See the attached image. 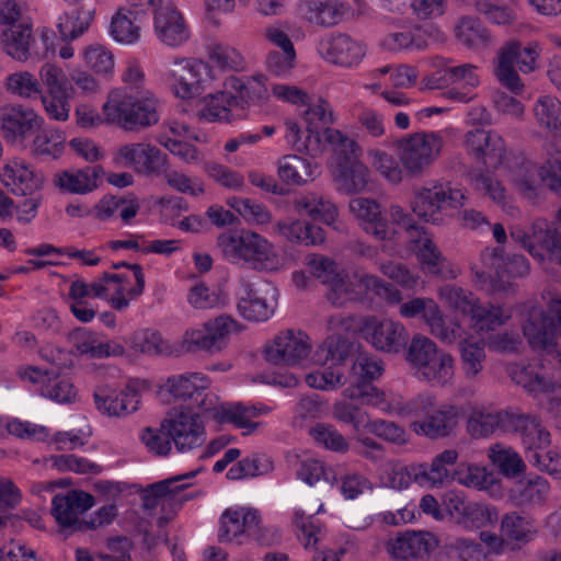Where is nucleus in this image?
I'll return each instance as SVG.
<instances>
[{
    "mask_svg": "<svg viewBox=\"0 0 561 561\" xmlns=\"http://www.w3.org/2000/svg\"><path fill=\"white\" fill-rule=\"evenodd\" d=\"M333 122L330 104L319 100L304 112L300 122L295 118L285 119L284 138L294 149L305 150L312 157L322 154L328 146H332L339 156L333 167L337 188L348 195L363 193L371 182L370 170L358 159V144L340 130L328 127Z\"/></svg>",
    "mask_w": 561,
    "mask_h": 561,
    "instance_id": "f257e3e1",
    "label": "nucleus"
},
{
    "mask_svg": "<svg viewBox=\"0 0 561 561\" xmlns=\"http://www.w3.org/2000/svg\"><path fill=\"white\" fill-rule=\"evenodd\" d=\"M310 273L328 286V299L335 306L360 301L374 295L389 302H399L401 291L380 277L363 271L347 272L339 268L332 259L311 254L306 259Z\"/></svg>",
    "mask_w": 561,
    "mask_h": 561,
    "instance_id": "f03ea898",
    "label": "nucleus"
},
{
    "mask_svg": "<svg viewBox=\"0 0 561 561\" xmlns=\"http://www.w3.org/2000/svg\"><path fill=\"white\" fill-rule=\"evenodd\" d=\"M383 365L380 359L369 354H359L351 368L350 385L344 388L342 396L363 405L378 409L389 414H411L424 411L433 402L432 397L415 396L407 400L402 394L383 390L373 385L381 377Z\"/></svg>",
    "mask_w": 561,
    "mask_h": 561,
    "instance_id": "7ed1b4c3",
    "label": "nucleus"
},
{
    "mask_svg": "<svg viewBox=\"0 0 561 561\" xmlns=\"http://www.w3.org/2000/svg\"><path fill=\"white\" fill-rule=\"evenodd\" d=\"M154 140L183 163L204 167L208 175L220 186L233 191L243 188L244 178L240 172L218 163L208 164L206 153L193 144H207L209 137L206 133L184 122L169 119L161 125Z\"/></svg>",
    "mask_w": 561,
    "mask_h": 561,
    "instance_id": "20e7f679",
    "label": "nucleus"
},
{
    "mask_svg": "<svg viewBox=\"0 0 561 561\" xmlns=\"http://www.w3.org/2000/svg\"><path fill=\"white\" fill-rule=\"evenodd\" d=\"M216 245L229 263L245 265L255 271L277 272L289 264L285 252L253 230H227L217 237Z\"/></svg>",
    "mask_w": 561,
    "mask_h": 561,
    "instance_id": "39448f33",
    "label": "nucleus"
},
{
    "mask_svg": "<svg viewBox=\"0 0 561 561\" xmlns=\"http://www.w3.org/2000/svg\"><path fill=\"white\" fill-rule=\"evenodd\" d=\"M159 80L178 100L188 102L220 87L222 77L209 61L174 55L158 71Z\"/></svg>",
    "mask_w": 561,
    "mask_h": 561,
    "instance_id": "423d86ee",
    "label": "nucleus"
},
{
    "mask_svg": "<svg viewBox=\"0 0 561 561\" xmlns=\"http://www.w3.org/2000/svg\"><path fill=\"white\" fill-rule=\"evenodd\" d=\"M333 345L334 336H329L313 351L312 340L305 331L285 329L266 342L263 354L265 360L275 366H324L334 357Z\"/></svg>",
    "mask_w": 561,
    "mask_h": 561,
    "instance_id": "0eeeda50",
    "label": "nucleus"
},
{
    "mask_svg": "<svg viewBox=\"0 0 561 561\" xmlns=\"http://www.w3.org/2000/svg\"><path fill=\"white\" fill-rule=\"evenodd\" d=\"M405 359L411 367L412 376L421 383L447 388L455 382V357L426 335L417 333L412 336Z\"/></svg>",
    "mask_w": 561,
    "mask_h": 561,
    "instance_id": "6e6552de",
    "label": "nucleus"
},
{
    "mask_svg": "<svg viewBox=\"0 0 561 561\" xmlns=\"http://www.w3.org/2000/svg\"><path fill=\"white\" fill-rule=\"evenodd\" d=\"M474 284L490 294L513 293L514 280L530 272L528 260L520 254L505 257L497 247L485 248L479 263L471 266Z\"/></svg>",
    "mask_w": 561,
    "mask_h": 561,
    "instance_id": "1a4fd4ad",
    "label": "nucleus"
},
{
    "mask_svg": "<svg viewBox=\"0 0 561 561\" xmlns=\"http://www.w3.org/2000/svg\"><path fill=\"white\" fill-rule=\"evenodd\" d=\"M523 336L534 350L550 352L561 336V295L554 294L545 309L538 301L519 305Z\"/></svg>",
    "mask_w": 561,
    "mask_h": 561,
    "instance_id": "9d476101",
    "label": "nucleus"
},
{
    "mask_svg": "<svg viewBox=\"0 0 561 561\" xmlns=\"http://www.w3.org/2000/svg\"><path fill=\"white\" fill-rule=\"evenodd\" d=\"M541 45L529 41L525 45L518 39L505 42L496 51L493 72L496 80L514 94L523 93L525 84L518 73L529 75L539 68Z\"/></svg>",
    "mask_w": 561,
    "mask_h": 561,
    "instance_id": "9b49d317",
    "label": "nucleus"
},
{
    "mask_svg": "<svg viewBox=\"0 0 561 561\" xmlns=\"http://www.w3.org/2000/svg\"><path fill=\"white\" fill-rule=\"evenodd\" d=\"M347 209L364 232L380 241L393 240L398 229H407L410 222V215L401 205L391 204L383 213L381 204L373 197H354Z\"/></svg>",
    "mask_w": 561,
    "mask_h": 561,
    "instance_id": "f8f14e48",
    "label": "nucleus"
},
{
    "mask_svg": "<svg viewBox=\"0 0 561 561\" xmlns=\"http://www.w3.org/2000/svg\"><path fill=\"white\" fill-rule=\"evenodd\" d=\"M438 296L450 307L468 314L472 330L477 333H489L505 325L513 318V309L504 305H482L472 293L454 285H445L438 289Z\"/></svg>",
    "mask_w": 561,
    "mask_h": 561,
    "instance_id": "ddd939ff",
    "label": "nucleus"
},
{
    "mask_svg": "<svg viewBox=\"0 0 561 561\" xmlns=\"http://www.w3.org/2000/svg\"><path fill=\"white\" fill-rule=\"evenodd\" d=\"M331 330L339 331L357 329L362 337L377 351L398 354L407 344L408 331L400 322L391 318L366 316L360 318L356 324L352 318H331L329 321Z\"/></svg>",
    "mask_w": 561,
    "mask_h": 561,
    "instance_id": "4468645a",
    "label": "nucleus"
},
{
    "mask_svg": "<svg viewBox=\"0 0 561 561\" xmlns=\"http://www.w3.org/2000/svg\"><path fill=\"white\" fill-rule=\"evenodd\" d=\"M278 538L276 529L262 525L261 514L254 507L234 505L220 515L218 539L221 542L243 545L255 540L261 545H272Z\"/></svg>",
    "mask_w": 561,
    "mask_h": 561,
    "instance_id": "2eb2a0df",
    "label": "nucleus"
},
{
    "mask_svg": "<svg viewBox=\"0 0 561 561\" xmlns=\"http://www.w3.org/2000/svg\"><path fill=\"white\" fill-rule=\"evenodd\" d=\"M467 199L466 190L431 181L414 187L410 208L420 220L438 226L445 221L446 208L458 209Z\"/></svg>",
    "mask_w": 561,
    "mask_h": 561,
    "instance_id": "dca6fc26",
    "label": "nucleus"
},
{
    "mask_svg": "<svg viewBox=\"0 0 561 561\" xmlns=\"http://www.w3.org/2000/svg\"><path fill=\"white\" fill-rule=\"evenodd\" d=\"M145 275L138 264L123 272H105L93 280L94 298L104 300L117 311L126 310L145 290Z\"/></svg>",
    "mask_w": 561,
    "mask_h": 561,
    "instance_id": "f3484780",
    "label": "nucleus"
},
{
    "mask_svg": "<svg viewBox=\"0 0 561 561\" xmlns=\"http://www.w3.org/2000/svg\"><path fill=\"white\" fill-rule=\"evenodd\" d=\"M510 236L543 267L552 262L561 265V233L547 219L537 218L529 227L513 226Z\"/></svg>",
    "mask_w": 561,
    "mask_h": 561,
    "instance_id": "a211bd4d",
    "label": "nucleus"
},
{
    "mask_svg": "<svg viewBox=\"0 0 561 561\" xmlns=\"http://www.w3.org/2000/svg\"><path fill=\"white\" fill-rule=\"evenodd\" d=\"M443 147L440 130L417 131L397 141L400 162L412 176L423 174L439 158Z\"/></svg>",
    "mask_w": 561,
    "mask_h": 561,
    "instance_id": "6ab92c4d",
    "label": "nucleus"
},
{
    "mask_svg": "<svg viewBox=\"0 0 561 561\" xmlns=\"http://www.w3.org/2000/svg\"><path fill=\"white\" fill-rule=\"evenodd\" d=\"M389 304V301H387ZM398 313L403 319L421 318L430 333L444 343H454L461 335L460 323L456 319H447L438 304L430 297H412L399 302Z\"/></svg>",
    "mask_w": 561,
    "mask_h": 561,
    "instance_id": "aec40b11",
    "label": "nucleus"
},
{
    "mask_svg": "<svg viewBox=\"0 0 561 561\" xmlns=\"http://www.w3.org/2000/svg\"><path fill=\"white\" fill-rule=\"evenodd\" d=\"M419 396L432 397L433 402L430 408L411 414H389L403 419L419 417L410 422L409 428L417 436L430 439L445 438L453 434L459 424L461 412L453 403H443L437 407L436 397L433 393L425 392Z\"/></svg>",
    "mask_w": 561,
    "mask_h": 561,
    "instance_id": "412c9836",
    "label": "nucleus"
},
{
    "mask_svg": "<svg viewBox=\"0 0 561 561\" xmlns=\"http://www.w3.org/2000/svg\"><path fill=\"white\" fill-rule=\"evenodd\" d=\"M403 230L423 272L448 279H454L460 274L458 266L446 261L424 227L415 224L410 217V222H407V229Z\"/></svg>",
    "mask_w": 561,
    "mask_h": 561,
    "instance_id": "4be33fe9",
    "label": "nucleus"
},
{
    "mask_svg": "<svg viewBox=\"0 0 561 561\" xmlns=\"http://www.w3.org/2000/svg\"><path fill=\"white\" fill-rule=\"evenodd\" d=\"M162 428L180 453L198 448L206 439L201 415L187 408L171 410L162 421Z\"/></svg>",
    "mask_w": 561,
    "mask_h": 561,
    "instance_id": "5701e85b",
    "label": "nucleus"
},
{
    "mask_svg": "<svg viewBox=\"0 0 561 561\" xmlns=\"http://www.w3.org/2000/svg\"><path fill=\"white\" fill-rule=\"evenodd\" d=\"M113 162L142 175H157L165 169L168 156L148 141L127 142L114 151Z\"/></svg>",
    "mask_w": 561,
    "mask_h": 561,
    "instance_id": "b1692460",
    "label": "nucleus"
},
{
    "mask_svg": "<svg viewBox=\"0 0 561 561\" xmlns=\"http://www.w3.org/2000/svg\"><path fill=\"white\" fill-rule=\"evenodd\" d=\"M317 53L328 64L343 69H355L365 59L367 47L348 34L331 33L320 38Z\"/></svg>",
    "mask_w": 561,
    "mask_h": 561,
    "instance_id": "393cba45",
    "label": "nucleus"
},
{
    "mask_svg": "<svg viewBox=\"0 0 561 561\" xmlns=\"http://www.w3.org/2000/svg\"><path fill=\"white\" fill-rule=\"evenodd\" d=\"M278 296V289L270 282L249 284L238 301V311L245 320L265 322L274 316Z\"/></svg>",
    "mask_w": 561,
    "mask_h": 561,
    "instance_id": "a878e982",
    "label": "nucleus"
},
{
    "mask_svg": "<svg viewBox=\"0 0 561 561\" xmlns=\"http://www.w3.org/2000/svg\"><path fill=\"white\" fill-rule=\"evenodd\" d=\"M465 147L469 156L486 167L507 164L508 151L505 140L495 130L477 128L465 135Z\"/></svg>",
    "mask_w": 561,
    "mask_h": 561,
    "instance_id": "bb28decb",
    "label": "nucleus"
},
{
    "mask_svg": "<svg viewBox=\"0 0 561 561\" xmlns=\"http://www.w3.org/2000/svg\"><path fill=\"white\" fill-rule=\"evenodd\" d=\"M140 397L138 383L135 381L119 390L102 385L93 394L96 410L110 417H124L136 412L140 404Z\"/></svg>",
    "mask_w": 561,
    "mask_h": 561,
    "instance_id": "cd10ccee",
    "label": "nucleus"
},
{
    "mask_svg": "<svg viewBox=\"0 0 561 561\" xmlns=\"http://www.w3.org/2000/svg\"><path fill=\"white\" fill-rule=\"evenodd\" d=\"M438 545L437 537L430 531L408 530L390 538L386 543V550L398 561H423L428 559Z\"/></svg>",
    "mask_w": 561,
    "mask_h": 561,
    "instance_id": "c85d7f7f",
    "label": "nucleus"
},
{
    "mask_svg": "<svg viewBox=\"0 0 561 561\" xmlns=\"http://www.w3.org/2000/svg\"><path fill=\"white\" fill-rule=\"evenodd\" d=\"M44 118L22 104L5 106L0 113V133L13 146H24L32 130L41 128Z\"/></svg>",
    "mask_w": 561,
    "mask_h": 561,
    "instance_id": "c756f323",
    "label": "nucleus"
},
{
    "mask_svg": "<svg viewBox=\"0 0 561 561\" xmlns=\"http://www.w3.org/2000/svg\"><path fill=\"white\" fill-rule=\"evenodd\" d=\"M198 470H191L183 474L162 480L151 484L144 495V503L147 508H156L157 506L181 507L185 502L194 497L193 493L185 492L191 485L188 480L196 477Z\"/></svg>",
    "mask_w": 561,
    "mask_h": 561,
    "instance_id": "7c9ffc66",
    "label": "nucleus"
},
{
    "mask_svg": "<svg viewBox=\"0 0 561 561\" xmlns=\"http://www.w3.org/2000/svg\"><path fill=\"white\" fill-rule=\"evenodd\" d=\"M224 85L231 89L236 98V110L247 117L251 106L266 104L271 98V87L267 85L266 76L259 73L248 77L228 76L222 78Z\"/></svg>",
    "mask_w": 561,
    "mask_h": 561,
    "instance_id": "2f4dec72",
    "label": "nucleus"
},
{
    "mask_svg": "<svg viewBox=\"0 0 561 561\" xmlns=\"http://www.w3.org/2000/svg\"><path fill=\"white\" fill-rule=\"evenodd\" d=\"M94 505V499L90 493L71 490L66 494H58L51 502V515L56 523L64 529H84V514Z\"/></svg>",
    "mask_w": 561,
    "mask_h": 561,
    "instance_id": "473e14b6",
    "label": "nucleus"
},
{
    "mask_svg": "<svg viewBox=\"0 0 561 561\" xmlns=\"http://www.w3.org/2000/svg\"><path fill=\"white\" fill-rule=\"evenodd\" d=\"M0 181L14 195H32L44 186V176L22 158L9 159L0 169Z\"/></svg>",
    "mask_w": 561,
    "mask_h": 561,
    "instance_id": "72a5a7b5",
    "label": "nucleus"
},
{
    "mask_svg": "<svg viewBox=\"0 0 561 561\" xmlns=\"http://www.w3.org/2000/svg\"><path fill=\"white\" fill-rule=\"evenodd\" d=\"M43 42L46 45L45 53L35 49V38L32 28L27 24L12 25L3 30L0 34V44L2 49L14 60L26 62L27 60H41L47 57L48 34L43 33Z\"/></svg>",
    "mask_w": 561,
    "mask_h": 561,
    "instance_id": "f704fd0d",
    "label": "nucleus"
},
{
    "mask_svg": "<svg viewBox=\"0 0 561 561\" xmlns=\"http://www.w3.org/2000/svg\"><path fill=\"white\" fill-rule=\"evenodd\" d=\"M517 412L512 409H495L491 405L477 404L468 417L467 428L472 437H489L495 431L510 432Z\"/></svg>",
    "mask_w": 561,
    "mask_h": 561,
    "instance_id": "c9c22d12",
    "label": "nucleus"
},
{
    "mask_svg": "<svg viewBox=\"0 0 561 561\" xmlns=\"http://www.w3.org/2000/svg\"><path fill=\"white\" fill-rule=\"evenodd\" d=\"M153 32L161 44L171 48L181 47L190 38V30L183 15L170 2L156 12Z\"/></svg>",
    "mask_w": 561,
    "mask_h": 561,
    "instance_id": "e433bc0d",
    "label": "nucleus"
},
{
    "mask_svg": "<svg viewBox=\"0 0 561 561\" xmlns=\"http://www.w3.org/2000/svg\"><path fill=\"white\" fill-rule=\"evenodd\" d=\"M214 92H205L199 99L198 116L209 123H232L242 119V113L236 110V98L231 89L224 83Z\"/></svg>",
    "mask_w": 561,
    "mask_h": 561,
    "instance_id": "4c0bfd02",
    "label": "nucleus"
},
{
    "mask_svg": "<svg viewBox=\"0 0 561 561\" xmlns=\"http://www.w3.org/2000/svg\"><path fill=\"white\" fill-rule=\"evenodd\" d=\"M511 379L529 393L549 394L561 388V382L547 375L540 360L531 363H515L507 366Z\"/></svg>",
    "mask_w": 561,
    "mask_h": 561,
    "instance_id": "58836bf2",
    "label": "nucleus"
},
{
    "mask_svg": "<svg viewBox=\"0 0 561 561\" xmlns=\"http://www.w3.org/2000/svg\"><path fill=\"white\" fill-rule=\"evenodd\" d=\"M493 169V171L485 170L472 175L474 188L501 207L505 214L517 217L519 209L511 201V196L501 180L503 175H507V165L504 164Z\"/></svg>",
    "mask_w": 561,
    "mask_h": 561,
    "instance_id": "ea45409f",
    "label": "nucleus"
},
{
    "mask_svg": "<svg viewBox=\"0 0 561 561\" xmlns=\"http://www.w3.org/2000/svg\"><path fill=\"white\" fill-rule=\"evenodd\" d=\"M104 169L101 165L61 170L54 174V185L66 193L85 195L102 183Z\"/></svg>",
    "mask_w": 561,
    "mask_h": 561,
    "instance_id": "a19ab883",
    "label": "nucleus"
},
{
    "mask_svg": "<svg viewBox=\"0 0 561 561\" xmlns=\"http://www.w3.org/2000/svg\"><path fill=\"white\" fill-rule=\"evenodd\" d=\"M551 486L549 481L536 473L517 479L508 490V500L515 506L539 507L547 503Z\"/></svg>",
    "mask_w": 561,
    "mask_h": 561,
    "instance_id": "79ce46f5",
    "label": "nucleus"
},
{
    "mask_svg": "<svg viewBox=\"0 0 561 561\" xmlns=\"http://www.w3.org/2000/svg\"><path fill=\"white\" fill-rule=\"evenodd\" d=\"M433 27L413 25L386 33L379 39V47L386 51H422L430 45Z\"/></svg>",
    "mask_w": 561,
    "mask_h": 561,
    "instance_id": "37998d69",
    "label": "nucleus"
},
{
    "mask_svg": "<svg viewBox=\"0 0 561 561\" xmlns=\"http://www.w3.org/2000/svg\"><path fill=\"white\" fill-rule=\"evenodd\" d=\"M299 13L307 22L318 26H334L351 14V7L341 0H306Z\"/></svg>",
    "mask_w": 561,
    "mask_h": 561,
    "instance_id": "c03bdc74",
    "label": "nucleus"
},
{
    "mask_svg": "<svg viewBox=\"0 0 561 561\" xmlns=\"http://www.w3.org/2000/svg\"><path fill=\"white\" fill-rule=\"evenodd\" d=\"M500 531L510 545V551L520 550L534 541L539 534L534 518L519 512H508L499 516Z\"/></svg>",
    "mask_w": 561,
    "mask_h": 561,
    "instance_id": "a18cd8bd",
    "label": "nucleus"
},
{
    "mask_svg": "<svg viewBox=\"0 0 561 561\" xmlns=\"http://www.w3.org/2000/svg\"><path fill=\"white\" fill-rule=\"evenodd\" d=\"M271 412L272 408L263 403L226 402L221 408V415L217 423H231L242 431V435H251L263 424L253 420Z\"/></svg>",
    "mask_w": 561,
    "mask_h": 561,
    "instance_id": "49530a36",
    "label": "nucleus"
},
{
    "mask_svg": "<svg viewBox=\"0 0 561 561\" xmlns=\"http://www.w3.org/2000/svg\"><path fill=\"white\" fill-rule=\"evenodd\" d=\"M454 478L462 486L485 492L492 497L501 495V480L486 466L461 462L455 470Z\"/></svg>",
    "mask_w": 561,
    "mask_h": 561,
    "instance_id": "de8ad7c7",
    "label": "nucleus"
},
{
    "mask_svg": "<svg viewBox=\"0 0 561 561\" xmlns=\"http://www.w3.org/2000/svg\"><path fill=\"white\" fill-rule=\"evenodd\" d=\"M279 180L291 186H304L320 175L318 163L298 154H286L277 160Z\"/></svg>",
    "mask_w": 561,
    "mask_h": 561,
    "instance_id": "09e8293b",
    "label": "nucleus"
},
{
    "mask_svg": "<svg viewBox=\"0 0 561 561\" xmlns=\"http://www.w3.org/2000/svg\"><path fill=\"white\" fill-rule=\"evenodd\" d=\"M210 383L209 377L204 373H184L168 377L160 390L174 399L197 400V397L209 389Z\"/></svg>",
    "mask_w": 561,
    "mask_h": 561,
    "instance_id": "8fccbe9b",
    "label": "nucleus"
},
{
    "mask_svg": "<svg viewBox=\"0 0 561 561\" xmlns=\"http://www.w3.org/2000/svg\"><path fill=\"white\" fill-rule=\"evenodd\" d=\"M542 163L520 160L507 167V176L522 196L535 199L543 184Z\"/></svg>",
    "mask_w": 561,
    "mask_h": 561,
    "instance_id": "3c124183",
    "label": "nucleus"
},
{
    "mask_svg": "<svg viewBox=\"0 0 561 561\" xmlns=\"http://www.w3.org/2000/svg\"><path fill=\"white\" fill-rule=\"evenodd\" d=\"M512 431L520 434L528 461H530L531 455L543 450L551 443V436L547 428L537 417L530 415L517 413Z\"/></svg>",
    "mask_w": 561,
    "mask_h": 561,
    "instance_id": "603ef678",
    "label": "nucleus"
},
{
    "mask_svg": "<svg viewBox=\"0 0 561 561\" xmlns=\"http://www.w3.org/2000/svg\"><path fill=\"white\" fill-rule=\"evenodd\" d=\"M461 335L456 339L459 342V356L462 375L468 380H477L485 365V343L482 340H474L460 325Z\"/></svg>",
    "mask_w": 561,
    "mask_h": 561,
    "instance_id": "864d4df0",
    "label": "nucleus"
},
{
    "mask_svg": "<svg viewBox=\"0 0 561 561\" xmlns=\"http://www.w3.org/2000/svg\"><path fill=\"white\" fill-rule=\"evenodd\" d=\"M129 131L149 128L160 121L159 100L150 91H130Z\"/></svg>",
    "mask_w": 561,
    "mask_h": 561,
    "instance_id": "5fc2aeb1",
    "label": "nucleus"
},
{
    "mask_svg": "<svg viewBox=\"0 0 561 561\" xmlns=\"http://www.w3.org/2000/svg\"><path fill=\"white\" fill-rule=\"evenodd\" d=\"M537 126L561 141V100L552 94L540 95L533 105Z\"/></svg>",
    "mask_w": 561,
    "mask_h": 561,
    "instance_id": "6e6d98bb",
    "label": "nucleus"
},
{
    "mask_svg": "<svg viewBox=\"0 0 561 561\" xmlns=\"http://www.w3.org/2000/svg\"><path fill=\"white\" fill-rule=\"evenodd\" d=\"M140 204L135 196L118 197L105 195L94 206L93 213L100 220L122 219L125 224L138 214Z\"/></svg>",
    "mask_w": 561,
    "mask_h": 561,
    "instance_id": "4d7b16f0",
    "label": "nucleus"
},
{
    "mask_svg": "<svg viewBox=\"0 0 561 561\" xmlns=\"http://www.w3.org/2000/svg\"><path fill=\"white\" fill-rule=\"evenodd\" d=\"M275 229L290 242L320 245L325 241V232L321 227L300 219L278 221Z\"/></svg>",
    "mask_w": 561,
    "mask_h": 561,
    "instance_id": "13d9d810",
    "label": "nucleus"
},
{
    "mask_svg": "<svg viewBox=\"0 0 561 561\" xmlns=\"http://www.w3.org/2000/svg\"><path fill=\"white\" fill-rule=\"evenodd\" d=\"M126 343L135 354L147 356L175 354L174 346L169 344L154 329H138L130 334Z\"/></svg>",
    "mask_w": 561,
    "mask_h": 561,
    "instance_id": "bf43d9fd",
    "label": "nucleus"
},
{
    "mask_svg": "<svg viewBox=\"0 0 561 561\" xmlns=\"http://www.w3.org/2000/svg\"><path fill=\"white\" fill-rule=\"evenodd\" d=\"M339 345L340 340L334 337V357L328 360V363H331L329 367L306 375L305 381L308 387L322 391H332L344 385V371L337 363V360L342 359V355L339 353Z\"/></svg>",
    "mask_w": 561,
    "mask_h": 561,
    "instance_id": "052dcab7",
    "label": "nucleus"
},
{
    "mask_svg": "<svg viewBox=\"0 0 561 561\" xmlns=\"http://www.w3.org/2000/svg\"><path fill=\"white\" fill-rule=\"evenodd\" d=\"M129 105L130 91L125 88H116L108 92L106 101L102 105L104 119L108 125H115L129 131Z\"/></svg>",
    "mask_w": 561,
    "mask_h": 561,
    "instance_id": "680f3d73",
    "label": "nucleus"
},
{
    "mask_svg": "<svg viewBox=\"0 0 561 561\" xmlns=\"http://www.w3.org/2000/svg\"><path fill=\"white\" fill-rule=\"evenodd\" d=\"M66 149V134L58 128L42 129L32 140L31 153L42 159H59Z\"/></svg>",
    "mask_w": 561,
    "mask_h": 561,
    "instance_id": "e2e57ef3",
    "label": "nucleus"
},
{
    "mask_svg": "<svg viewBox=\"0 0 561 561\" xmlns=\"http://www.w3.org/2000/svg\"><path fill=\"white\" fill-rule=\"evenodd\" d=\"M208 341L211 353H219L225 350L232 335L239 334L243 327L230 316L221 314L205 321Z\"/></svg>",
    "mask_w": 561,
    "mask_h": 561,
    "instance_id": "0e129e2a",
    "label": "nucleus"
},
{
    "mask_svg": "<svg viewBox=\"0 0 561 561\" xmlns=\"http://www.w3.org/2000/svg\"><path fill=\"white\" fill-rule=\"evenodd\" d=\"M291 525L294 526L299 542L306 549H316L324 535L322 525L313 515H308L301 507H295L291 512Z\"/></svg>",
    "mask_w": 561,
    "mask_h": 561,
    "instance_id": "69168bd1",
    "label": "nucleus"
},
{
    "mask_svg": "<svg viewBox=\"0 0 561 561\" xmlns=\"http://www.w3.org/2000/svg\"><path fill=\"white\" fill-rule=\"evenodd\" d=\"M488 457L506 478H516L527 468L526 462L514 448L502 444L492 445L488 450Z\"/></svg>",
    "mask_w": 561,
    "mask_h": 561,
    "instance_id": "338daca9",
    "label": "nucleus"
},
{
    "mask_svg": "<svg viewBox=\"0 0 561 561\" xmlns=\"http://www.w3.org/2000/svg\"><path fill=\"white\" fill-rule=\"evenodd\" d=\"M371 168L382 178L386 182L398 185L408 173L400 162V158H396L391 153L375 148L367 152Z\"/></svg>",
    "mask_w": 561,
    "mask_h": 561,
    "instance_id": "774afa93",
    "label": "nucleus"
}]
</instances>
